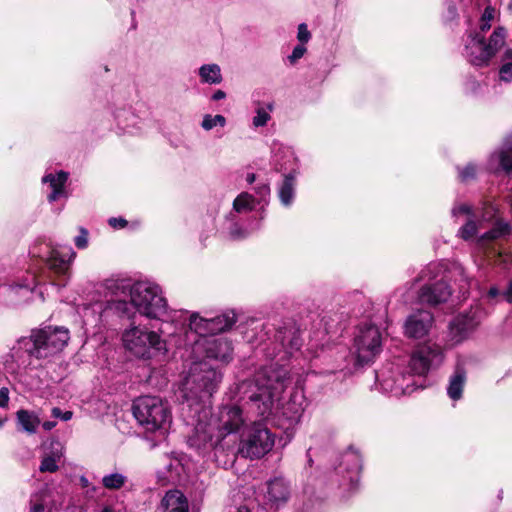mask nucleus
I'll return each mask as SVG.
<instances>
[{"instance_id": "obj_60", "label": "nucleus", "mask_w": 512, "mask_h": 512, "mask_svg": "<svg viewBox=\"0 0 512 512\" xmlns=\"http://www.w3.org/2000/svg\"><path fill=\"white\" fill-rule=\"evenodd\" d=\"M2 425V421L0 420V426Z\"/></svg>"}, {"instance_id": "obj_46", "label": "nucleus", "mask_w": 512, "mask_h": 512, "mask_svg": "<svg viewBox=\"0 0 512 512\" xmlns=\"http://www.w3.org/2000/svg\"><path fill=\"white\" fill-rule=\"evenodd\" d=\"M9 402V390L6 387L0 389V407H7Z\"/></svg>"}, {"instance_id": "obj_26", "label": "nucleus", "mask_w": 512, "mask_h": 512, "mask_svg": "<svg viewBox=\"0 0 512 512\" xmlns=\"http://www.w3.org/2000/svg\"><path fill=\"white\" fill-rule=\"evenodd\" d=\"M512 231V226L503 221H497L492 229L483 233L478 239L477 243L483 245L487 242L493 241L500 237L510 234Z\"/></svg>"}, {"instance_id": "obj_53", "label": "nucleus", "mask_w": 512, "mask_h": 512, "mask_svg": "<svg viewBox=\"0 0 512 512\" xmlns=\"http://www.w3.org/2000/svg\"><path fill=\"white\" fill-rule=\"evenodd\" d=\"M43 428L46 430V431H49L51 429H53L55 426H56V422L55 421H45L43 424H42Z\"/></svg>"}, {"instance_id": "obj_22", "label": "nucleus", "mask_w": 512, "mask_h": 512, "mask_svg": "<svg viewBox=\"0 0 512 512\" xmlns=\"http://www.w3.org/2000/svg\"><path fill=\"white\" fill-rule=\"evenodd\" d=\"M51 453L43 457L39 470L43 473L49 472L54 473L59 469L58 461L63 456V447L58 440H52L50 442Z\"/></svg>"}, {"instance_id": "obj_27", "label": "nucleus", "mask_w": 512, "mask_h": 512, "mask_svg": "<svg viewBox=\"0 0 512 512\" xmlns=\"http://www.w3.org/2000/svg\"><path fill=\"white\" fill-rule=\"evenodd\" d=\"M498 79L506 84L512 83V48H507L500 58Z\"/></svg>"}, {"instance_id": "obj_33", "label": "nucleus", "mask_w": 512, "mask_h": 512, "mask_svg": "<svg viewBox=\"0 0 512 512\" xmlns=\"http://www.w3.org/2000/svg\"><path fill=\"white\" fill-rule=\"evenodd\" d=\"M494 16H495L494 8H492L490 6L486 7L484 12H483V14H482V16H481L480 22H479V29L475 30V31H471L468 34L486 35V33L492 27L491 22L494 19ZM484 37L486 38V36H484Z\"/></svg>"}, {"instance_id": "obj_15", "label": "nucleus", "mask_w": 512, "mask_h": 512, "mask_svg": "<svg viewBox=\"0 0 512 512\" xmlns=\"http://www.w3.org/2000/svg\"><path fill=\"white\" fill-rule=\"evenodd\" d=\"M433 321V315L429 311L418 310L406 318L404 335L410 339H421L428 335Z\"/></svg>"}, {"instance_id": "obj_28", "label": "nucleus", "mask_w": 512, "mask_h": 512, "mask_svg": "<svg viewBox=\"0 0 512 512\" xmlns=\"http://www.w3.org/2000/svg\"><path fill=\"white\" fill-rule=\"evenodd\" d=\"M188 441L192 447L202 449L212 441V433L206 426L198 424L194 429V434L189 437Z\"/></svg>"}, {"instance_id": "obj_55", "label": "nucleus", "mask_w": 512, "mask_h": 512, "mask_svg": "<svg viewBox=\"0 0 512 512\" xmlns=\"http://www.w3.org/2000/svg\"><path fill=\"white\" fill-rule=\"evenodd\" d=\"M255 179H256V176H255V174H254V173H249V174L247 175V178H246V180H247V182H248L249 184H252V183L255 181Z\"/></svg>"}, {"instance_id": "obj_21", "label": "nucleus", "mask_w": 512, "mask_h": 512, "mask_svg": "<svg viewBox=\"0 0 512 512\" xmlns=\"http://www.w3.org/2000/svg\"><path fill=\"white\" fill-rule=\"evenodd\" d=\"M466 371L464 367L458 364L455 367L454 373L451 375L449 385L447 387V394L450 399L457 401L462 397L464 385L466 383Z\"/></svg>"}, {"instance_id": "obj_14", "label": "nucleus", "mask_w": 512, "mask_h": 512, "mask_svg": "<svg viewBox=\"0 0 512 512\" xmlns=\"http://www.w3.org/2000/svg\"><path fill=\"white\" fill-rule=\"evenodd\" d=\"M285 161L280 163L278 159L275 163V169L277 171H289L285 175L284 181L279 189V198L283 205L289 206L294 198L295 193V171L296 162L293 152L287 150L284 152Z\"/></svg>"}, {"instance_id": "obj_5", "label": "nucleus", "mask_w": 512, "mask_h": 512, "mask_svg": "<svg viewBox=\"0 0 512 512\" xmlns=\"http://www.w3.org/2000/svg\"><path fill=\"white\" fill-rule=\"evenodd\" d=\"M133 415L148 431L164 430L171 423L167 403L157 396H141L133 403Z\"/></svg>"}, {"instance_id": "obj_35", "label": "nucleus", "mask_w": 512, "mask_h": 512, "mask_svg": "<svg viewBox=\"0 0 512 512\" xmlns=\"http://www.w3.org/2000/svg\"><path fill=\"white\" fill-rule=\"evenodd\" d=\"M233 208L237 212L250 211L254 208V198L249 193H241L233 202Z\"/></svg>"}, {"instance_id": "obj_41", "label": "nucleus", "mask_w": 512, "mask_h": 512, "mask_svg": "<svg viewBox=\"0 0 512 512\" xmlns=\"http://www.w3.org/2000/svg\"><path fill=\"white\" fill-rule=\"evenodd\" d=\"M311 38V34L308 31L307 25L305 23H301L298 26L297 39L301 43H307Z\"/></svg>"}, {"instance_id": "obj_23", "label": "nucleus", "mask_w": 512, "mask_h": 512, "mask_svg": "<svg viewBox=\"0 0 512 512\" xmlns=\"http://www.w3.org/2000/svg\"><path fill=\"white\" fill-rule=\"evenodd\" d=\"M289 486L283 478H275L268 483L267 497L269 501L279 504L287 501L289 497Z\"/></svg>"}, {"instance_id": "obj_56", "label": "nucleus", "mask_w": 512, "mask_h": 512, "mask_svg": "<svg viewBox=\"0 0 512 512\" xmlns=\"http://www.w3.org/2000/svg\"><path fill=\"white\" fill-rule=\"evenodd\" d=\"M126 306H127V303L125 301H123V302L119 301L118 305H117V309L126 310Z\"/></svg>"}, {"instance_id": "obj_52", "label": "nucleus", "mask_w": 512, "mask_h": 512, "mask_svg": "<svg viewBox=\"0 0 512 512\" xmlns=\"http://www.w3.org/2000/svg\"><path fill=\"white\" fill-rule=\"evenodd\" d=\"M226 96L225 92L222 91V90H217L213 96H212V99L215 100V101H218V100H221V99H224Z\"/></svg>"}, {"instance_id": "obj_37", "label": "nucleus", "mask_w": 512, "mask_h": 512, "mask_svg": "<svg viewBox=\"0 0 512 512\" xmlns=\"http://www.w3.org/2000/svg\"><path fill=\"white\" fill-rule=\"evenodd\" d=\"M272 110V105H268V108L259 107L256 111V115L253 117V125L255 127H262L267 124L270 120L269 111Z\"/></svg>"}, {"instance_id": "obj_8", "label": "nucleus", "mask_w": 512, "mask_h": 512, "mask_svg": "<svg viewBox=\"0 0 512 512\" xmlns=\"http://www.w3.org/2000/svg\"><path fill=\"white\" fill-rule=\"evenodd\" d=\"M68 341L69 331L67 329L50 326L33 330L30 339L21 340L25 345L32 343V347L27 348V351L36 358H46L61 351Z\"/></svg>"}, {"instance_id": "obj_43", "label": "nucleus", "mask_w": 512, "mask_h": 512, "mask_svg": "<svg viewBox=\"0 0 512 512\" xmlns=\"http://www.w3.org/2000/svg\"><path fill=\"white\" fill-rule=\"evenodd\" d=\"M73 413L71 411L62 412L60 408L54 407L52 409V416L55 418H60L63 421H68L72 418Z\"/></svg>"}, {"instance_id": "obj_9", "label": "nucleus", "mask_w": 512, "mask_h": 512, "mask_svg": "<svg viewBox=\"0 0 512 512\" xmlns=\"http://www.w3.org/2000/svg\"><path fill=\"white\" fill-rule=\"evenodd\" d=\"M441 272V268L436 263H430L421 270L419 275L411 283V287L416 283L424 282L418 293V299L423 304L437 305L448 300L451 295V289L442 279L436 280Z\"/></svg>"}, {"instance_id": "obj_36", "label": "nucleus", "mask_w": 512, "mask_h": 512, "mask_svg": "<svg viewBox=\"0 0 512 512\" xmlns=\"http://www.w3.org/2000/svg\"><path fill=\"white\" fill-rule=\"evenodd\" d=\"M225 124H226V119L224 116H222V115L212 116L210 114H207L204 116L201 125H202L203 129L211 130L217 125L223 127Z\"/></svg>"}, {"instance_id": "obj_34", "label": "nucleus", "mask_w": 512, "mask_h": 512, "mask_svg": "<svg viewBox=\"0 0 512 512\" xmlns=\"http://www.w3.org/2000/svg\"><path fill=\"white\" fill-rule=\"evenodd\" d=\"M127 481V477L121 473H112L102 478V484L106 489L118 490L122 488Z\"/></svg>"}, {"instance_id": "obj_4", "label": "nucleus", "mask_w": 512, "mask_h": 512, "mask_svg": "<svg viewBox=\"0 0 512 512\" xmlns=\"http://www.w3.org/2000/svg\"><path fill=\"white\" fill-rule=\"evenodd\" d=\"M130 301L143 316L161 319L168 312L166 299L158 285L149 282H136L129 288Z\"/></svg>"}, {"instance_id": "obj_2", "label": "nucleus", "mask_w": 512, "mask_h": 512, "mask_svg": "<svg viewBox=\"0 0 512 512\" xmlns=\"http://www.w3.org/2000/svg\"><path fill=\"white\" fill-rule=\"evenodd\" d=\"M256 386L257 390L249 397V405L259 416L278 417L279 420L282 419L279 425L285 429L299 422L304 408L301 403L296 402V396L279 407L280 397L285 390L284 376L267 370L257 375Z\"/></svg>"}, {"instance_id": "obj_49", "label": "nucleus", "mask_w": 512, "mask_h": 512, "mask_svg": "<svg viewBox=\"0 0 512 512\" xmlns=\"http://www.w3.org/2000/svg\"><path fill=\"white\" fill-rule=\"evenodd\" d=\"M30 511L31 512H45V505L42 502L31 501Z\"/></svg>"}, {"instance_id": "obj_40", "label": "nucleus", "mask_w": 512, "mask_h": 512, "mask_svg": "<svg viewBox=\"0 0 512 512\" xmlns=\"http://www.w3.org/2000/svg\"><path fill=\"white\" fill-rule=\"evenodd\" d=\"M306 51L307 49L305 47V43L300 42L297 46H295L292 53L288 56V61L290 62V64H296L297 61L304 56Z\"/></svg>"}, {"instance_id": "obj_58", "label": "nucleus", "mask_w": 512, "mask_h": 512, "mask_svg": "<svg viewBox=\"0 0 512 512\" xmlns=\"http://www.w3.org/2000/svg\"><path fill=\"white\" fill-rule=\"evenodd\" d=\"M337 368H338L340 371H344L345 369H347V367H346V366L341 365V364H339V365L337 366Z\"/></svg>"}, {"instance_id": "obj_1", "label": "nucleus", "mask_w": 512, "mask_h": 512, "mask_svg": "<svg viewBox=\"0 0 512 512\" xmlns=\"http://www.w3.org/2000/svg\"><path fill=\"white\" fill-rule=\"evenodd\" d=\"M444 360V353L436 343H424L412 352L407 365H388L376 374L383 392L400 397L423 387L424 377L437 369Z\"/></svg>"}, {"instance_id": "obj_42", "label": "nucleus", "mask_w": 512, "mask_h": 512, "mask_svg": "<svg viewBox=\"0 0 512 512\" xmlns=\"http://www.w3.org/2000/svg\"><path fill=\"white\" fill-rule=\"evenodd\" d=\"M74 241H75V245L79 249L86 248L87 245H88V232H87V230L84 229V228H80V235L75 237Z\"/></svg>"}, {"instance_id": "obj_44", "label": "nucleus", "mask_w": 512, "mask_h": 512, "mask_svg": "<svg viewBox=\"0 0 512 512\" xmlns=\"http://www.w3.org/2000/svg\"><path fill=\"white\" fill-rule=\"evenodd\" d=\"M325 330L327 334H338L341 330L338 320H332L331 323L325 322Z\"/></svg>"}, {"instance_id": "obj_6", "label": "nucleus", "mask_w": 512, "mask_h": 512, "mask_svg": "<svg viewBox=\"0 0 512 512\" xmlns=\"http://www.w3.org/2000/svg\"><path fill=\"white\" fill-rule=\"evenodd\" d=\"M382 348V333L376 325L359 326L351 348L354 367L359 368L373 363L382 352Z\"/></svg>"}, {"instance_id": "obj_24", "label": "nucleus", "mask_w": 512, "mask_h": 512, "mask_svg": "<svg viewBox=\"0 0 512 512\" xmlns=\"http://www.w3.org/2000/svg\"><path fill=\"white\" fill-rule=\"evenodd\" d=\"M489 164L491 169L497 164L506 174L512 175V142L505 149L491 154Z\"/></svg>"}, {"instance_id": "obj_45", "label": "nucleus", "mask_w": 512, "mask_h": 512, "mask_svg": "<svg viewBox=\"0 0 512 512\" xmlns=\"http://www.w3.org/2000/svg\"><path fill=\"white\" fill-rule=\"evenodd\" d=\"M255 190L261 200H265L270 195V187L268 184H260Z\"/></svg>"}, {"instance_id": "obj_31", "label": "nucleus", "mask_w": 512, "mask_h": 512, "mask_svg": "<svg viewBox=\"0 0 512 512\" xmlns=\"http://www.w3.org/2000/svg\"><path fill=\"white\" fill-rule=\"evenodd\" d=\"M199 75L203 82L219 84L222 81L221 70L217 64L203 65L199 69Z\"/></svg>"}, {"instance_id": "obj_57", "label": "nucleus", "mask_w": 512, "mask_h": 512, "mask_svg": "<svg viewBox=\"0 0 512 512\" xmlns=\"http://www.w3.org/2000/svg\"><path fill=\"white\" fill-rule=\"evenodd\" d=\"M102 512H114L112 508L110 507H105Z\"/></svg>"}, {"instance_id": "obj_54", "label": "nucleus", "mask_w": 512, "mask_h": 512, "mask_svg": "<svg viewBox=\"0 0 512 512\" xmlns=\"http://www.w3.org/2000/svg\"><path fill=\"white\" fill-rule=\"evenodd\" d=\"M488 295L491 297V298H494L496 296L499 295V290L497 287H491L488 291Z\"/></svg>"}, {"instance_id": "obj_59", "label": "nucleus", "mask_w": 512, "mask_h": 512, "mask_svg": "<svg viewBox=\"0 0 512 512\" xmlns=\"http://www.w3.org/2000/svg\"><path fill=\"white\" fill-rule=\"evenodd\" d=\"M237 512H249V510L247 508H239Z\"/></svg>"}, {"instance_id": "obj_29", "label": "nucleus", "mask_w": 512, "mask_h": 512, "mask_svg": "<svg viewBox=\"0 0 512 512\" xmlns=\"http://www.w3.org/2000/svg\"><path fill=\"white\" fill-rule=\"evenodd\" d=\"M483 226L484 225L478 221L477 215H472L467 219L466 223L458 230L457 235L465 241H470L477 236L479 230L483 228Z\"/></svg>"}, {"instance_id": "obj_11", "label": "nucleus", "mask_w": 512, "mask_h": 512, "mask_svg": "<svg viewBox=\"0 0 512 512\" xmlns=\"http://www.w3.org/2000/svg\"><path fill=\"white\" fill-rule=\"evenodd\" d=\"M361 468L362 458L357 450L350 447L341 454L335 475L344 496L348 497L357 490Z\"/></svg>"}, {"instance_id": "obj_13", "label": "nucleus", "mask_w": 512, "mask_h": 512, "mask_svg": "<svg viewBox=\"0 0 512 512\" xmlns=\"http://www.w3.org/2000/svg\"><path fill=\"white\" fill-rule=\"evenodd\" d=\"M235 322L236 315L232 311L225 312L213 318H202L197 314H192L189 326L197 334L205 336L207 334L219 333L230 329Z\"/></svg>"}, {"instance_id": "obj_51", "label": "nucleus", "mask_w": 512, "mask_h": 512, "mask_svg": "<svg viewBox=\"0 0 512 512\" xmlns=\"http://www.w3.org/2000/svg\"><path fill=\"white\" fill-rule=\"evenodd\" d=\"M506 300L512 303V281L509 282L507 290L504 292Z\"/></svg>"}, {"instance_id": "obj_17", "label": "nucleus", "mask_w": 512, "mask_h": 512, "mask_svg": "<svg viewBox=\"0 0 512 512\" xmlns=\"http://www.w3.org/2000/svg\"><path fill=\"white\" fill-rule=\"evenodd\" d=\"M242 410L237 406H225L220 412V430L224 435L237 432L244 424Z\"/></svg>"}, {"instance_id": "obj_18", "label": "nucleus", "mask_w": 512, "mask_h": 512, "mask_svg": "<svg viewBox=\"0 0 512 512\" xmlns=\"http://www.w3.org/2000/svg\"><path fill=\"white\" fill-rule=\"evenodd\" d=\"M479 321L473 314H461L457 316L450 324L451 333L457 341L464 339L475 327Z\"/></svg>"}, {"instance_id": "obj_25", "label": "nucleus", "mask_w": 512, "mask_h": 512, "mask_svg": "<svg viewBox=\"0 0 512 512\" xmlns=\"http://www.w3.org/2000/svg\"><path fill=\"white\" fill-rule=\"evenodd\" d=\"M67 179L68 174L63 171H60L56 175L48 174L43 177V182H49L50 187L52 188V192L48 195L49 202L56 201L63 194L64 185Z\"/></svg>"}, {"instance_id": "obj_39", "label": "nucleus", "mask_w": 512, "mask_h": 512, "mask_svg": "<svg viewBox=\"0 0 512 512\" xmlns=\"http://www.w3.org/2000/svg\"><path fill=\"white\" fill-rule=\"evenodd\" d=\"M452 216L457 217L459 215H467L468 218L472 215H476L475 209L464 203H457L453 206L451 210Z\"/></svg>"}, {"instance_id": "obj_12", "label": "nucleus", "mask_w": 512, "mask_h": 512, "mask_svg": "<svg viewBox=\"0 0 512 512\" xmlns=\"http://www.w3.org/2000/svg\"><path fill=\"white\" fill-rule=\"evenodd\" d=\"M275 435L264 425L254 424L245 439L241 441L240 452L251 459H259L271 451Z\"/></svg>"}, {"instance_id": "obj_32", "label": "nucleus", "mask_w": 512, "mask_h": 512, "mask_svg": "<svg viewBox=\"0 0 512 512\" xmlns=\"http://www.w3.org/2000/svg\"><path fill=\"white\" fill-rule=\"evenodd\" d=\"M477 219L481 224L491 222L497 215V207L488 200L481 203L480 207L475 208Z\"/></svg>"}, {"instance_id": "obj_3", "label": "nucleus", "mask_w": 512, "mask_h": 512, "mask_svg": "<svg viewBox=\"0 0 512 512\" xmlns=\"http://www.w3.org/2000/svg\"><path fill=\"white\" fill-rule=\"evenodd\" d=\"M507 31L504 27H496L486 41L484 35L468 34L465 40L463 55L467 61L477 67H486L504 46Z\"/></svg>"}, {"instance_id": "obj_48", "label": "nucleus", "mask_w": 512, "mask_h": 512, "mask_svg": "<svg viewBox=\"0 0 512 512\" xmlns=\"http://www.w3.org/2000/svg\"><path fill=\"white\" fill-rule=\"evenodd\" d=\"M230 234L231 236L234 238V239H240V238H243L247 235V233L245 231H243L240 227H238L237 225H235L231 231H230Z\"/></svg>"}, {"instance_id": "obj_47", "label": "nucleus", "mask_w": 512, "mask_h": 512, "mask_svg": "<svg viewBox=\"0 0 512 512\" xmlns=\"http://www.w3.org/2000/svg\"><path fill=\"white\" fill-rule=\"evenodd\" d=\"M109 224L114 228H124L127 225V221L123 218H111Z\"/></svg>"}, {"instance_id": "obj_30", "label": "nucleus", "mask_w": 512, "mask_h": 512, "mask_svg": "<svg viewBox=\"0 0 512 512\" xmlns=\"http://www.w3.org/2000/svg\"><path fill=\"white\" fill-rule=\"evenodd\" d=\"M17 420L23 430L28 433H35L40 424V419L33 412L27 410H19Z\"/></svg>"}, {"instance_id": "obj_16", "label": "nucleus", "mask_w": 512, "mask_h": 512, "mask_svg": "<svg viewBox=\"0 0 512 512\" xmlns=\"http://www.w3.org/2000/svg\"><path fill=\"white\" fill-rule=\"evenodd\" d=\"M203 346L208 358L226 363L232 359V344L225 337L206 339Z\"/></svg>"}, {"instance_id": "obj_7", "label": "nucleus", "mask_w": 512, "mask_h": 512, "mask_svg": "<svg viewBox=\"0 0 512 512\" xmlns=\"http://www.w3.org/2000/svg\"><path fill=\"white\" fill-rule=\"evenodd\" d=\"M124 347L134 356L139 358H152L157 355H165L166 342L153 331L131 326L122 335Z\"/></svg>"}, {"instance_id": "obj_20", "label": "nucleus", "mask_w": 512, "mask_h": 512, "mask_svg": "<svg viewBox=\"0 0 512 512\" xmlns=\"http://www.w3.org/2000/svg\"><path fill=\"white\" fill-rule=\"evenodd\" d=\"M161 505L164 512H189L188 500L179 490H170L166 492Z\"/></svg>"}, {"instance_id": "obj_19", "label": "nucleus", "mask_w": 512, "mask_h": 512, "mask_svg": "<svg viewBox=\"0 0 512 512\" xmlns=\"http://www.w3.org/2000/svg\"><path fill=\"white\" fill-rule=\"evenodd\" d=\"M76 253L71 247L63 250H53L49 258L50 268L58 274H66Z\"/></svg>"}, {"instance_id": "obj_38", "label": "nucleus", "mask_w": 512, "mask_h": 512, "mask_svg": "<svg viewBox=\"0 0 512 512\" xmlns=\"http://www.w3.org/2000/svg\"><path fill=\"white\" fill-rule=\"evenodd\" d=\"M477 167L469 163L464 168L458 169V177L461 182H468L476 178Z\"/></svg>"}, {"instance_id": "obj_10", "label": "nucleus", "mask_w": 512, "mask_h": 512, "mask_svg": "<svg viewBox=\"0 0 512 512\" xmlns=\"http://www.w3.org/2000/svg\"><path fill=\"white\" fill-rule=\"evenodd\" d=\"M222 379V374L206 362L195 363L186 378V390L195 398L211 397Z\"/></svg>"}, {"instance_id": "obj_50", "label": "nucleus", "mask_w": 512, "mask_h": 512, "mask_svg": "<svg viewBox=\"0 0 512 512\" xmlns=\"http://www.w3.org/2000/svg\"><path fill=\"white\" fill-rule=\"evenodd\" d=\"M114 287L116 289H122L124 291L128 286L124 283V281H116V282H113L112 284L108 285L109 289H112Z\"/></svg>"}]
</instances>
